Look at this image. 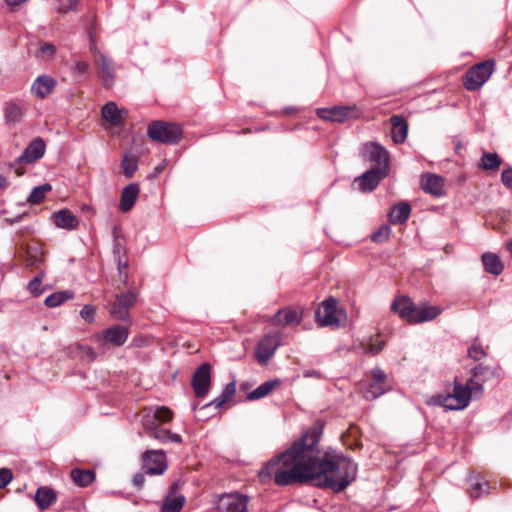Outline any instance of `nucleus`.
<instances>
[{
	"instance_id": "obj_39",
	"label": "nucleus",
	"mask_w": 512,
	"mask_h": 512,
	"mask_svg": "<svg viewBox=\"0 0 512 512\" xmlns=\"http://www.w3.org/2000/svg\"><path fill=\"white\" fill-rule=\"evenodd\" d=\"M73 297V292L69 290L54 292L48 297H46L44 303L47 307L54 308L60 306L61 304H63L69 299H72Z\"/></svg>"
},
{
	"instance_id": "obj_12",
	"label": "nucleus",
	"mask_w": 512,
	"mask_h": 512,
	"mask_svg": "<svg viewBox=\"0 0 512 512\" xmlns=\"http://www.w3.org/2000/svg\"><path fill=\"white\" fill-rule=\"evenodd\" d=\"M280 333L266 334L257 345L256 359L259 364L266 365L281 344Z\"/></svg>"
},
{
	"instance_id": "obj_9",
	"label": "nucleus",
	"mask_w": 512,
	"mask_h": 512,
	"mask_svg": "<svg viewBox=\"0 0 512 512\" xmlns=\"http://www.w3.org/2000/svg\"><path fill=\"white\" fill-rule=\"evenodd\" d=\"M361 111L357 105L335 106L332 108H320L317 116L323 120L342 123L350 119H358Z\"/></svg>"
},
{
	"instance_id": "obj_14",
	"label": "nucleus",
	"mask_w": 512,
	"mask_h": 512,
	"mask_svg": "<svg viewBox=\"0 0 512 512\" xmlns=\"http://www.w3.org/2000/svg\"><path fill=\"white\" fill-rule=\"evenodd\" d=\"M145 473L161 475L167 469L166 456L163 450H147L143 454Z\"/></svg>"
},
{
	"instance_id": "obj_20",
	"label": "nucleus",
	"mask_w": 512,
	"mask_h": 512,
	"mask_svg": "<svg viewBox=\"0 0 512 512\" xmlns=\"http://www.w3.org/2000/svg\"><path fill=\"white\" fill-rule=\"evenodd\" d=\"M56 80L47 75H41L36 78L31 87V92L38 98H45L54 90Z\"/></svg>"
},
{
	"instance_id": "obj_46",
	"label": "nucleus",
	"mask_w": 512,
	"mask_h": 512,
	"mask_svg": "<svg viewBox=\"0 0 512 512\" xmlns=\"http://www.w3.org/2000/svg\"><path fill=\"white\" fill-rule=\"evenodd\" d=\"M490 484L488 482H476L474 486L470 489V496L474 499L479 498L483 494H489Z\"/></svg>"
},
{
	"instance_id": "obj_28",
	"label": "nucleus",
	"mask_w": 512,
	"mask_h": 512,
	"mask_svg": "<svg viewBox=\"0 0 512 512\" xmlns=\"http://www.w3.org/2000/svg\"><path fill=\"white\" fill-rule=\"evenodd\" d=\"M482 264L486 272L495 276L500 275L504 270V265L499 256L492 252H485L481 256Z\"/></svg>"
},
{
	"instance_id": "obj_8",
	"label": "nucleus",
	"mask_w": 512,
	"mask_h": 512,
	"mask_svg": "<svg viewBox=\"0 0 512 512\" xmlns=\"http://www.w3.org/2000/svg\"><path fill=\"white\" fill-rule=\"evenodd\" d=\"M129 333L128 326L116 324L96 333L93 339L100 345L120 347L126 343Z\"/></svg>"
},
{
	"instance_id": "obj_29",
	"label": "nucleus",
	"mask_w": 512,
	"mask_h": 512,
	"mask_svg": "<svg viewBox=\"0 0 512 512\" xmlns=\"http://www.w3.org/2000/svg\"><path fill=\"white\" fill-rule=\"evenodd\" d=\"M410 213V204L408 202H399L391 208L389 220L392 224H402L408 220Z\"/></svg>"
},
{
	"instance_id": "obj_52",
	"label": "nucleus",
	"mask_w": 512,
	"mask_h": 512,
	"mask_svg": "<svg viewBox=\"0 0 512 512\" xmlns=\"http://www.w3.org/2000/svg\"><path fill=\"white\" fill-rule=\"evenodd\" d=\"M59 2L57 6V10L59 12H68L69 10L74 9L78 0H57Z\"/></svg>"
},
{
	"instance_id": "obj_54",
	"label": "nucleus",
	"mask_w": 512,
	"mask_h": 512,
	"mask_svg": "<svg viewBox=\"0 0 512 512\" xmlns=\"http://www.w3.org/2000/svg\"><path fill=\"white\" fill-rule=\"evenodd\" d=\"M148 344H149V338L142 336V335L136 336L132 340V346L137 347V348L145 347Z\"/></svg>"
},
{
	"instance_id": "obj_33",
	"label": "nucleus",
	"mask_w": 512,
	"mask_h": 512,
	"mask_svg": "<svg viewBox=\"0 0 512 512\" xmlns=\"http://www.w3.org/2000/svg\"><path fill=\"white\" fill-rule=\"evenodd\" d=\"M279 384H280V381L278 379L268 380V381L262 383L255 390L250 392L247 395V399L250 401H253V400L263 398V397L267 396L268 394H270Z\"/></svg>"
},
{
	"instance_id": "obj_42",
	"label": "nucleus",
	"mask_w": 512,
	"mask_h": 512,
	"mask_svg": "<svg viewBox=\"0 0 512 512\" xmlns=\"http://www.w3.org/2000/svg\"><path fill=\"white\" fill-rule=\"evenodd\" d=\"M121 165L125 177L131 178L137 170L138 160L135 156L125 155Z\"/></svg>"
},
{
	"instance_id": "obj_32",
	"label": "nucleus",
	"mask_w": 512,
	"mask_h": 512,
	"mask_svg": "<svg viewBox=\"0 0 512 512\" xmlns=\"http://www.w3.org/2000/svg\"><path fill=\"white\" fill-rule=\"evenodd\" d=\"M236 393V384L235 382L228 383L220 396L211 401L207 406H213L215 409L222 408L226 403L232 401L233 397Z\"/></svg>"
},
{
	"instance_id": "obj_26",
	"label": "nucleus",
	"mask_w": 512,
	"mask_h": 512,
	"mask_svg": "<svg viewBox=\"0 0 512 512\" xmlns=\"http://www.w3.org/2000/svg\"><path fill=\"white\" fill-rule=\"evenodd\" d=\"M113 233H114V246H113L114 259L117 263L120 280L122 282L126 283L127 273L124 272V270L127 268L128 262H127V260L122 261V259H121V253L125 252V249L122 245L121 238L116 234V229H114Z\"/></svg>"
},
{
	"instance_id": "obj_62",
	"label": "nucleus",
	"mask_w": 512,
	"mask_h": 512,
	"mask_svg": "<svg viewBox=\"0 0 512 512\" xmlns=\"http://www.w3.org/2000/svg\"><path fill=\"white\" fill-rule=\"evenodd\" d=\"M481 370V367H475L473 371V376L477 377L479 375V371Z\"/></svg>"
},
{
	"instance_id": "obj_4",
	"label": "nucleus",
	"mask_w": 512,
	"mask_h": 512,
	"mask_svg": "<svg viewBox=\"0 0 512 512\" xmlns=\"http://www.w3.org/2000/svg\"><path fill=\"white\" fill-rule=\"evenodd\" d=\"M90 52L102 85L105 88H111L115 82V64L111 58L100 51L93 36H90Z\"/></svg>"
},
{
	"instance_id": "obj_1",
	"label": "nucleus",
	"mask_w": 512,
	"mask_h": 512,
	"mask_svg": "<svg viewBox=\"0 0 512 512\" xmlns=\"http://www.w3.org/2000/svg\"><path fill=\"white\" fill-rule=\"evenodd\" d=\"M320 426H313L261 468L262 481L273 478L278 486L314 482L319 488L341 492L354 480L355 463L334 451H322Z\"/></svg>"
},
{
	"instance_id": "obj_57",
	"label": "nucleus",
	"mask_w": 512,
	"mask_h": 512,
	"mask_svg": "<svg viewBox=\"0 0 512 512\" xmlns=\"http://www.w3.org/2000/svg\"><path fill=\"white\" fill-rule=\"evenodd\" d=\"M181 483L179 481H175L171 484L169 488V492L167 495L177 496L176 492L180 489Z\"/></svg>"
},
{
	"instance_id": "obj_37",
	"label": "nucleus",
	"mask_w": 512,
	"mask_h": 512,
	"mask_svg": "<svg viewBox=\"0 0 512 512\" xmlns=\"http://www.w3.org/2000/svg\"><path fill=\"white\" fill-rule=\"evenodd\" d=\"M183 495H167L164 499L161 512H180L185 504Z\"/></svg>"
},
{
	"instance_id": "obj_5",
	"label": "nucleus",
	"mask_w": 512,
	"mask_h": 512,
	"mask_svg": "<svg viewBox=\"0 0 512 512\" xmlns=\"http://www.w3.org/2000/svg\"><path fill=\"white\" fill-rule=\"evenodd\" d=\"M148 137L164 144H177L182 137V128L178 124L153 121L147 128Z\"/></svg>"
},
{
	"instance_id": "obj_59",
	"label": "nucleus",
	"mask_w": 512,
	"mask_h": 512,
	"mask_svg": "<svg viewBox=\"0 0 512 512\" xmlns=\"http://www.w3.org/2000/svg\"><path fill=\"white\" fill-rule=\"evenodd\" d=\"M7 186L8 180L4 176L0 175V190L6 189Z\"/></svg>"
},
{
	"instance_id": "obj_22",
	"label": "nucleus",
	"mask_w": 512,
	"mask_h": 512,
	"mask_svg": "<svg viewBox=\"0 0 512 512\" xmlns=\"http://www.w3.org/2000/svg\"><path fill=\"white\" fill-rule=\"evenodd\" d=\"M390 123L392 125L391 134L392 140L396 144L404 143L408 133V122L400 115H392L390 117Z\"/></svg>"
},
{
	"instance_id": "obj_24",
	"label": "nucleus",
	"mask_w": 512,
	"mask_h": 512,
	"mask_svg": "<svg viewBox=\"0 0 512 512\" xmlns=\"http://www.w3.org/2000/svg\"><path fill=\"white\" fill-rule=\"evenodd\" d=\"M34 500L40 510H47L57 501V493L48 486L36 490Z\"/></svg>"
},
{
	"instance_id": "obj_11",
	"label": "nucleus",
	"mask_w": 512,
	"mask_h": 512,
	"mask_svg": "<svg viewBox=\"0 0 512 512\" xmlns=\"http://www.w3.org/2000/svg\"><path fill=\"white\" fill-rule=\"evenodd\" d=\"M137 303V295L128 291L116 296L114 302L111 304L109 313L117 320L129 321L130 309Z\"/></svg>"
},
{
	"instance_id": "obj_16",
	"label": "nucleus",
	"mask_w": 512,
	"mask_h": 512,
	"mask_svg": "<svg viewBox=\"0 0 512 512\" xmlns=\"http://www.w3.org/2000/svg\"><path fill=\"white\" fill-rule=\"evenodd\" d=\"M362 154L364 159L376 163L375 167H385L388 171L389 155L384 147L370 142L364 146Z\"/></svg>"
},
{
	"instance_id": "obj_45",
	"label": "nucleus",
	"mask_w": 512,
	"mask_h": 512,
	"mask_svg": "<svg viewBox=\"0 0 512 512\" xmlns=\"http://www.w3.org/2000/svg\"><path fill=\"white\" fill-rule=\"evenodd\" d=\"M153 415L159 423H168L173 419V411L166 407L161 406L153 411Z\"/></svg>"
},
{
	"instance_id": "obj_15",
	"label": "nucleus",
	"mask_w": 512,
	"mask_h": 512,
	"mask_svg": "<svg viewBox=\"0 0 512 512\" xmlns=\"http://www.w3.org/2000/svg\"><path fill=\"white\" fill-rule=\"evenodd\" d=\"M211 366L208 363L201 364L192 376V387L196 397L207 395L211 384Z\"/></svg>"
},
{
	"instance_id": "obj_53",
	"label": "nucleus",
	"mask_w": 512,
	"mask_h": 512,
	"mask_svg": "<svg viewBox=\"0 0 512 512\" xmlns=\"http://www.w3.org/2000/svg\"><path fill=\"white\" fill-rule=\"evenodd\" d=\"M501 181L506 188L512 189V168L502 171Z\"/></svg>"
},
{
	"instance_id": "obj_21",
	"label": "nucleus",
	"mask_w": 512,
	"mask_h": 512,
	"mask_svg": "<svg viewBox=\"0 0 512 512\" xmlns=\"http://www.w3.org/2000/svg\"><path fill=\"white\" fill-rule=\"evenodd\" d=\"M101 114L102 118L113 126L121 125L127 116V112L119 109L114 102L106 103Z\"/></svg>"
},
{
	"instance_id": "obj_63",
	"label": "nucleus",
	"mask_w": 512,
	"mask_h": 512,
	"mask_svg": "<svg viewBox=\"0 0 512 512\" xmlns=\"http://www.w3.org/2000/svg\"><path fill=\"white\" fill-rule=\"evenodd\" d=\"M506 248L512 254V241L506 243Z\"/></svg>"
},
{
	"instance_id": "obj_44",
	"label": "nucleus",
	"mask_w": 512,
	"mask_h": 512,
	"mask_svg": "<svg viewBox=\"0 0 512 512\" xmlns=\"http://www.w3.org/2000/svg\"><path fill=\"white\" fill-rule=\"evenodd\" d=\"M390 233V226L383 224L375 232L372 233L371 240L375 243H384L389 239Z\"/></svg>"
},
{
	"instance_id": "obj_38",
	"label": "nucleus",
	"mask_w": 512,
	"mask_h": 512,
	"mask_svg": "<svg viewBox=\"0 0 512 512\" xmlns=\"http://www.w3.org/2000/svg\"><path fill=\"white\" fill-rule=\"evenodd\" d=\"M502 163V159L496 153L483 152L480 159L479 167L483 170H498Z\"/></svg>"
},
{
	"instance_id": "obj_51",
	"label": "nucleus",
	"mask_w": 512,
	"mask_h": 512,
	"mask_svg": "<svg viewBox=\"0 0 512 512\" xmlns=\"http://www.w3.org/2000/svg\"><path fill=\"white\" fill-rule=\"evenodd\" d=\"M80 316L89 323L93 322L95 316V307L92 305H85L80 311Z\"/></svg>"
},
{
	"instance_id": "obj_55",
	"label": "nucleus",
	"mask_w": 512,
	"mask_h": 512,
	"mask_svg": "<svg viewBox=\"0 0 512 512\" xmlns=\"http://www.w3.org/2000/svg\"><path fill=\"white\" fill-rule=\"evenodd\" d=\"M89 64L86 61H77L75 63V71L79 74H84L88 71Z\"/></svg>"
},
{
	"instance_id": "obj_18",
	"label": "nucleus",
	"mask_w": 512,
	"mask_h": 512,
	"mask_svg": "<svg viewBox=\"0 0 512 512\" xmlns=\"http://www.w3.org/2000/svg\"><path fill=\"white\" fill-rule=\"evenodd\" d=\"M45 152V143L41 138H35L18 157L17 163H32L40 159Z\"/></svg>"
},
{
	"instance_id": "obj_36",
	"label": "nucleus",
	"mask_w": 512,
	"mask_h": 512,
	"mask_svg": "<svg viewBox=\"0 0 512 512\" xmlns=\"http://www.w3.org/2000/svg\"><path fill=\"white\" fill-rule=\"evenodd\" d=\"M148 437L158 440L160 442L171 441L178 444L182 442V437L179 434L173 433L170 430H167L160 426H158L156 430L150 432Z\"/></svg>"
},
{
	"instance_id": "obj_3",
	"label": "nucleus",
	"mask_w": 512,
	"mask_h": 512,
	"mask_svg": "<svg viewBox=\"0 0 512 512\" xmlns=\"http://www.w3.org/2000/svg\"><path fill=\"white\" fill-rule=\"evenodd\" d=\"M480 383L475 382L472 378L466 385H462L457 381L454 382L452 393L441 394L436 397L437 403L449 410H462L466 408L470 402L473 391L481 390Z\"/></svg>"
},
{
	"instance_id": "obj_35",
	"label": "nucleus",
	"mask_w": 512,
	"mask_h": 512,
	"mask_svg": "<svg viewBox=\"0 0 512 512\" xmlns=\"http://www.w3.org/2000/svg\"><path fill=\"white\" fill-rule=\"evenodd\" d=\"M4 116L7 124H15L23 117L22 108L15 102H7L4 107Z\"/></svg>"
},
{
	"instance_id": "obj_40",
	"label": "nucleus",
	"mask_w": 512,
	"mask_h": 512,
	"mask_svg": "<svg viewBox=\"0 0 512 512\" xmlns=\"http://www.w3.org/2000/svg\"><path fill=\"white\" fill-rule=\"evenodd\" d=\"M51 190L52 186L49 183L37 186L32 190L27 200L31 204H39L44 200L46 193Z\"/></svg>"
},
{
	"instance_id": "obj_43",
	"label": "nucleus",
	"mask_w": 512,
	"mask_h": 512,
	"mask_svg": "<svg viewBox=\"0 0 512 512\" xmlns=\"http://www.w3.org/2000/svg\"><path fill=\"white\" fill-rule=\"evenodd\" d=\"M56 53V47L52 43L41 42L36 52V57L40 59H50Z\"/></svg>"
},
{
	"instance_id": "obj_47",
	"label": "nucleus",
	"mask_w": 512,
	"mask_h": 512,
	"mask_svg": "<svg viewBox=\"0 0 512 512\" xmlns=\"http://www.w3.org/2000/svg\"><path fill=\"white\" fill-rule=\"evenodd\" d=\"M42 283V275L39 274L34 277L28 284V290L34 295L39 296L43 293V290L40 289Z\"/></svg>"
},
{
	"instance_id": "obj_13",
	"label": "nucleus",
	"mask_w": 512,
	"mask_h": 512,
	"mask_svg": "<svg viewBox=\"0 0 512 512\" xmlns=\"http://www.w3.org/2000/svg\"><path fill=\"white\" fill-rule=\"evenodd\" d=\"M249 497L238 492L224 494L218 501L220 512H247Z\"/></svg>"
},
{
	"instance_id": "obj_41",
	"label": "nucleus",
	"mask_w": 512,
	"mask_h": 512,
	"mask_svg": "<svg viewBox=\"0 0 512 512\" xmlns=\"http://www.w3.org/2000/svg\"><path fill=\"white\" fill-rule=\"evenodd\" d=\"M74 353L81 360L86 362H92L96 359L97 355L94 349L87 345L77 344L74 348Z\"/></svg>"
},
{
	"instance_id": "obj_58",
	"label": "nucleus",
	"mask_w": 512,
	"mask_h": 512,
	"mask_svg": "<svg viewBox=\"0 0 512 512\" xmlns=\"http://www.w3.org/2000/svg\"><path fill=\"white\" fill-rule=\"evenodd\" d=\"M27 0H6L7 4L13 8L18 7Z\"/></svg>"
},
{
	"instance_id": "obj_19",
	"label": "nucleus",
	"mask_w": 512,
	"mask_h": 512,
	"mask_svg": "<svg viewBox=\"0 0 512 512\" xmlns=\"http://www.w3.org/2000/svg\"><path fill=\"white\" fill-rule=\"evenodd\" d=\"M420 186L424 192L440 197L443 195L444 179L436 174H424L421 176Z\"/></svg>"
},
{
	"instance_id": "obj_56",
	"label": "nucleus",
	"mask_w": 512,
	"mask_h": 512,
	"mask_svg": "<svg viewBox=\"0 0 512 512\" xmlns=\"http://www.w3.org/2000/svg\"><path fill=\"white\" fill-rule=\"evenodd\" d=\"M144 482H145V477L142 473H138L133 476L132 483L136 488L141 489Z\"/></svg>"
},
{
	"instance_id": "obj_6",
	"label": "nucleus",
	"mask_w": 512,
	"mask_h": 512,
	"mask_svg": "<svg viewBox=\"0 0 512 512\" xmlns=\"http://www.w3.org/2000/svg\"><path fill=\"white\" fill-rule=\"evenodd\" d=\"M494 66L493 60H486L469 68L463 80L464 87L469 91L479 89L490 78Z\"/></svg>"
},
{
	"instance_id": "obj_30",
	"label": "nucleus",
	"mask_w": 512,
	"mask_h": 512,
	"mask_svg": "<svg viewBox=\"0 0 512 512\" xmlns=\"http://www.w3.org/2000/svg\"><path fill=\"white\" fill-rule=\"evenodd\" d=\"M271 322L279 326L293 325L300 322V317L296 310L285 308L279 310L271 319Z\"/></svg>"
},
{
	"instance_id": "obj_2",
	"label": "nucleus",
	"mask_w": 512,
	"mask_h": 512,
	"mask_svg": "<svg viewBox=\"0 0 512 512\" xmlns=\"http://www.w3.org/2000/svg\"><path fill=\"white\" fill-rule=\"evenodd\" d=\"M391 310L411 324L431 321L442 313L440 307L431 306L426 302L415 305L407 296L396 297L391 304Z\"/></svg>"
},
{
	"instance_id": "obj_31",
	"label": "nucleus",
	"mask_w": 512,
	"mask_h": 512,
	"mask_svg": "<svg viewBox=\"0 0 512 512\" xmlns=\"http://www.w3.org/2000/svg\"><path fill=\"white\" fill-rule=\"evenodd\" d=\"M73 482L79 487H87L95 480V473L92 470L74 468L70 472Z\"/></svg>"
},
{
	"instance_id": "obj_10",
	"label": "nucleus",
	"mask_w": 512,
	"mask_h": 512,
	"mask_svg": "<svg viewBox=\"0 0 512 512\" xmlns=\"http://www.w3.org/2000/svg\"><path fill=\"white\" fill-rule=\"evenodd\" d=\"M391 389L390 381L387 375L380 369H374L371 372L370 379L365 386L363 396L367 400H373L383 395Z\"/></svg>"
},
{
	"instance_id": "obj_61",
	"label": "nucleus",
	"mask_w": 512,
	"mask_h": 512,
	"mask_svg": "<svg viewBox=\"0 0 512 512\" xmlns=\"http://www.w3.org/2000/svg\"><path fill=\"white\" fill-rule=\"evenodd\" d=\"M15 174L17 176H22L24 174V170L22 168L15 169Z\"/></svg>"
},
{
	"instance_id": "obj_23",
	"label": "nucleus",
	"mask_w": 512,
	"mask_h": 512,
	"mask_svg": "<svg viewBox=\"0 0 512 512\" xmlns=\"http://www.w3.org/2000/svg\"><path fill=\"white\" fill-rule=\"evenodd\" d=\"M139 192L140 189L136 183H131L123 189L119 205V208L122 212L126 213L133 208L138 198Z\"/></svg>"
},
{
	"instance_id": "obj_25",
	"label": "nucleus",
	"mask_w": 512,
	"mask_h": 512,
	"mask_svg": "<svg viewBox=\"0 0 512 512\" xmlns=\"http://www.w3.org/2000/svg\"><path fill=\"white\" fill-rule=\"evenodd\" d=\"M54 223L62 229L73 230L79 225L78 218L68 209H62L53 215Z\"/></svg>"
},
{
	"instance_id": "obj_7",
	"label": "nucleus",
	"mask_w": 512,
	"mask_h": 512,
	"mask_svg": "<svg viewBox=\"0 0 512 512\" xmlns=\"http://www.w3.org/2000/svg\"><path fill=\"white\" fill-rule=\"evenodd\" d=\"M315 317L320 326H338L344 317V313L338 308L336 299L328 298L317 309Z\"/></svg>"
},
{
	"instance_id": "obj_50",
	"label": "nucleus",
	"mask_w": 512,
	"mask_h": 512,
	"mask_svg": "<svg viewBox=\"0 0 512 512\" xmlns=\"http://www.w3.org/2000/svg\"><path fill=\"white\" fill-rule=\"evenodd\" d=\"M13 479L12 471L8 468L0 469V489L5 488Z\"/></svg>"
},
{
	"instance_id": "obj_60",
	"label": "nucleus",
	"mask_w": 512,
	"mask_h": 512,
	"mask_svg": "<svg viewBox=\"0 0 512 512\" xmlns=\"http://www.w3.org/2000/svg\"><path fill=\"white\" fill-rule=\"evenodd\" d=\"M362 446V444L359 441H355L354 444H349V448L352 450L359 449Z\"/></svg>"
},
{
	"instance_id": "obj_34",
	"label": "nucleus",
	"mask_w": 512,
	"mask_h": 512,
	"mask_svg": "<svg viewBox=\"0 0 512 512\" xmlns=\"http://www.w3.org/2000/svg\"><path fill=\"white\" fill-rule=\"evenodd\" d=\"M361 346L364 353L376 355L383 350L385 346V340L380 334H376L371 336L368 341H363Z\"/></svg>"
},
{
	"instance_id": "obj_17",
	"label": "nucleus",
	"mask_w": 512,
	"mask_h": 512,
	"mask_svg": "<svg viewBox=\"0 0 512 512\" xmlns=\"http://www.w3.org/2000/svg\"><path fill=\"white\" fill-rule=\"evenodd\" d=\"M387 174L388 171L385 170V167H372L361 177L357 178L355 182L359 183L361 191H372Z\"/></svg>"
},
{
	"instance_id": "obj_27",
	"label": "nucleus",
	"mask_w": 512,
	"mask_h": 512,
	"mask_svg": "<svg viewBox=\"0 0 512 512\" xmlns=\"http://www.w3.org/2000/svg\"><path fill=\"white\" fill-rule=\"evenodd\" d=\"M24 261L27 267L38 268L44 262V251L38 244L28 245L24 251Z\"/></svg>"
},
{
	"instance_id": "obj_48",
	"label": "nucleus",
	"mask_w": 512,
	"mask_h": 512,
	"mask_svg": "<svg viewBox=\"0 0 512 512\" xmlns=\"http://www.w3.org/2000/svg\"><path fill=\"white\" fill-rule=\"evenodd\" d=\"M468 356L475 361H479L486 356V352L480 345L474 344L469 347Z\"/></svg>"
},
{
	"instance_id": "obj_49",
	"label": "nucleus",
	"mask_w": 512,
	"mask_h": 512,
	"mask_svg": "<svg viewBox=\"0 0 512 512\" xmlns=\"http://www.w3.org/2000/svg\"><path fill=\"white\" fill-rule=\"evenodd\" d=\"M158 421L156 420L155 416L152 414L151 416L148 414L146 415L145 419L143 420V428L147 435L150 434L153 430H156V428L159 426Z\"/></svg>"
}]
</instances>
